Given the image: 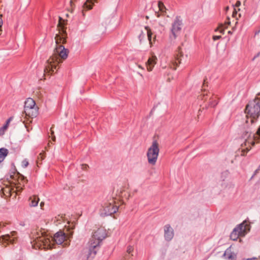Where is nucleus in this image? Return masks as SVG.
<instances>
[{
    "instance_id": "1",
    "label": "nucleus",
    "mask_w": 260,
    "mask_h": 260,
    "mask_svg": "<svg viewBox=\"0 0 260 260\" xmlns=\"http://www.w3.org/2000/svg\"><path fill=\"white\" fill-rule=\"evenodd\" d=\"M64 20L59 17L58 26L62 29L61 32L57 34L55 37L56 47L52 55L47 60L44 72L45 74H52L59 68V64L66 60L69 55V51L62 45L66 43V34L63 29Z\"/></svg>"
},
{
    "instance_id": "2",
    "label": "nucleus",
    "mask_w": 260,
    "mask_h": 260,
    "mask_svg": "<svg viewBox=\"0 0 260 260\" xmlns=\"http://www.w3.org/2000/svg\"><path fill=\"white\" fill-rule=\"evenodd\" d=\"M69 238L62 231L56 233L54 235L53 238L51 236L41 233L38 234V236L35 238L32 246L35 248L38 247L40 249H52L54 242L57 244L63 243V246H67L69 244L67 240Z\"/></svg>"
},
{
    "instance_id": "3",
    "label": "nucleus",
    "mask_w": 260,
    "mask_h": 260,
    "mask_svg": "<svg viewBox=\"0 0 260 260\" xmlns=\"http://www.w3.org/2000/svg\"><path fill=\"white\" fill-rule=\"evenodd\" d=\"M107 235L106 230L104 227L97 228L93 231L88 243V251L86 254L85 260L92 258L95 255L102 241Z\"/></svg>"
},
{
    "instance_id": "4",
    "label": "nucleus",
    "mask_w": 260,
    "mask_h": 260,
    "mask_svg": "<svg viewBox=\"0 0 260 260\" xmlns=\"http://www.w3.org/2000/svg\"><path fill=\"white\" fill-rule=\"evenodd\" d=\"M246 120L245 126L248 127L249 125L254 123L260 115V98H256L246 106L245 109Z\"/></svg>"
},
{
    "instance_id": "5",
    "label": "nucleus",
    "mask_w": 260,
    "mask_h": 260,
    "mask_svg": "<svg viewBox=\"0 0 260 260\" xmlns=\"http://www.w3.org/2000/svg\"><path fill=\"white\" fill-rule=\"evenodd\" d=\"M20 179H21L22 183L18 180L19 183L18 184H15V188L8 185L3 187L1 190V196L7 200L11 198L13 199H15L18 192L21 191L23 189L24 183L26 182L23 177H21Z\"/></svg>"
},
{
    "instance_id": "6",
    "label": "nucleus",
    "mask_w": 260,
    "mask_h": 260,
    "mask_svg": "<svg viewBox=\"0 0 260 260\" xmlns=\"http://www.w3.org/2000/svg\"><path fill=\"white\" fill-rule=\"evenodd\" d=\"M159 152V144L156 141H154L147 152V158L149 164L152 166L155 165Z\"/></svg>"
},
{
    "instance_id": "7",
    "label": "nucleus",
    "mask_w": 260,
    "mask_h": 260,
    "mask_svg": "<svg viewBox=\"0 0 260 260\" xmlns=\"http://www.w3.org/2000/svg\"><path fill=\"white\" fill-rule=\"evenodd\" d=\"M24 111L25 115L29 117L36 116L38 108L36 106V103L33 99L28 98L26 100L24 104Z\"/></svg>"
},
{
    "instance_id": "8",
    "label": "nucleus",
    "mask_w": 260,
    "mask_h": 260,
    "mask_svg": "<svg viewBox=\"0 0 260 260\" xmlns=\"http://www.w3.org/2000/svg\"><path fill=\"white\" fill-rule=\"evenodd\" d=\"M182 25V20L180 17L177 16L175 18L172 23L171 29L172 35L174 39H176L180 34Z\"/></svg>"
},
{
    "instance_id": "9",
    "label": "nucleus",
    "mask_w": 260,
    "mask_h": 260,
    "mask_svg": "<svg viewBox=\"0 0 260 260\" xmlns=\"http://www.w3.org/2000/svg\"><path fill=\"white\" fill-rule=\"evenodd\" d=\"M118 210V206L117 205L111 203H107L103 207L101 214L104 216L111 215L115 213Z\"/></svg>"
},
{
    "instance_id": "10",
    "label": "nucleus",
    "mask_w": 260,
    "mask_h": 260,
    "mask_svg": "<svg viewBox=\"0 0 260 260\" xmlns=\"http://www.w3.org/2000/svg\"><path fill=\"white\" fill-rule=\"evenodd\" d=\"M1 239L5 242L13 244L17 240V233L14 231L12 232L9 234L2 236Z\"/></svg>"
},
{
    "instance_id": "11",
    "label": "nucleus",
    "mask_w": 260,
    "mask_h": 260,
    "mask_svg": "<svg viewBox=\"0 0 260 260\" xmlns=\"http://www.w3.org/2000/svg\"><path fill=\"white\" fill-rule=\"evenodd\" d=\"M235 228L237 229V231L239 232L241 236L243 237L250 230V225L246 221H244Z\"/></svg>"
},
{
    "instance_id": "12",
    "label": "nucleus",
    "mask_w": 260,
    "mask_h": 260,
    "mask_svg": "<svg viewBox=\"0 0 260 260\" xmlns=\"http://www.w3.org/2000/svg\"><path fill=\"white\" fill-rule=\"evenodd\" d=\"M157 58L154 55H152L151 57H149L146 63V67L147 70L148 72L152 71L154 67L157 62Z\"/></svg>"
},
{
    "instance_id": "13",
    "label": "nucleus",
    "mask_w": 260,
    "mask_h": 260,
    "mask_svg": "<svg viewBox=\"0 0 260 260\" xmlns=\"http://www.w3.org/2000/svg\"><path fill=\"white\" fill-rule=\"evenodd\" d=\"M165 237L167 240H171L174 237V231L170 225L167 224L165 226Z\"/></svg>"
},
{
    "instance_id": "14",
    "label": "nucleus",
    "mask_w": 260,
    "mask_h": 260,
    "mask_svg": "<svg viewBox=\"0 0 260 260\" xmlns=\"http://www.w3.org/2000/svg\"><path fill=\"white\" fill-rule=\"evenodd\" d=\"M96 2V0H86L83 5L84 10H89L92 8L93 5Z\"/></svg>"
},
{
    "instance_id": "15",
    "label": "nucleus",
    "mask_w": 260,
    "mask_h": 260,
    "mask_svg": "<svg viewBox=\"0 0 260 260\" xmlns=\"http://www.w3.org/2000/svg\"><path fill=\"white\" fill-rule=\"evenodd\" d=\"M219 101V99L214 95H212L211 97L209 99V105L211 107H215Z\"/></svg>"
},
{
    "instance_id": "16",
    "label": "nucleus",
    "mask_w": 260,
    "mask_h": 260,
    "mask_svg": "<svg viewBox=\"0 0 260 260\" xmlns=\"http://www.w3.org/2000/svg\"><path fill=\"white\" fill-rule=\"evenodd\" d=\"M40 199L37 196H33L29 198V205L31 207H36L38 205Z\"/></svg>"
},
{
    "instance_id": "17",
    "label": "nucleus",
    "mask_w": 260,
    "mask_h": 260,
    "mask_svg": "<svg viewBox=\"0 0 260 260\" xmlns=\"http://www.w3.org/2000/svg\"><path fill=\"white\" fill-rule=\"evenodd\" d=\"M224 256L228 260H236V255L232 253L230 250H226L224 253Z\"/></svg>"
},
{
    "instance_id": "18",
    "label": "nucleus",
    "mask_w": 260,
    "mask_h": 260,
    "mask_svg": "<svg viewBox=\"0 0 260 260\" xmlns=\"http://www.w3.org/2000/svg\"><path fill=\"white\" fill-rule=\"evenodd\" d=\"M241 236L239 234V232H238L237 231V229L235 228L231 234V239L232 240L235 241L237 240Z\"/></svg>"
},
{
    "instance_id": "19",
    "label": "nucleus",
    "mask_w": 260,
    "mask_h": 260,
    "mask_svg": "<svg viewBox=\"0 0 260 260\" xmlns=\"http://www.w3.org/2000/svg\"><path fill=\"white\" fill-rule=\"evenodd\" d=\"M8 151L6 148L0 149V163L2 162L8 155Z\"/></svg>"
},
{
    "instance_id": "20",
    "label": "nucleus",
    "mask_w": 260,
    "mask_h": 260,
    "mask_svg": "<svg viewBox=\"0 0 260 260\" xmlns=\"http://www.w3.org/2000/svg\"><path fill=\"white\" fill-rule=\"evenodd\" d=\"M12 118H9L6 121V124L1 128H0V135H3L4 134L5 131L7 129L9 126V123L11 121Z\"/></svg>"
},
{
    "instance_id": "21",
    "label": "nucleus",
    "mask_w": 260,
    "mask_h": 260,
    "mask_svg": "<svg viewBox=\"0 0 260 260\" xmlns=\"http://www.w3.org/2000/svg\"><path fill=\"white\" fill-rule=\"evenodd\" d=\"M181 63V59L177 57L176 59L172 62V63L170 65V68L175 70L177 68V67L179 64Z\"/></svg>"
},
{
    "instance_id": "22",
    "label": "nucleus",
    "mask_w": 260,
    "mask_h": 260,
    "mask_svg": "<svg viewBox=\"0 0 260 260\" xmlns=\"http://www.w3.org/2000/svg\"><path fill=\"white\" fill-rule=\"evenodd\" d=\"M145 29L147 30V36H148V40L149 41V43L151 45V44H152L151 37H152V32L151 29L149 28V27L148 26H146L145 27Z\"/></svg>"
},
{
    "instance_id": "23",
    "label": "nucleus",
    "mask_w": 260,
    "mask_h": 260,
    "mask_svg": "<svg viewBox=\"0 0 260 260\" xmlns=\"http://www.w3.org/2000/svg\"><path fill=\"white\" fill-rule=\"evenodd\" d=\"M28 161L26 159H24L23 160H22L21 162V166L22 168H26L28 165Z\"/></svg>"
},
{
    "instance_id": "24",
    "label": "nucleus",
    "mask_w": 260,
    "mask_h": 260,
    "mask_svg": "<svg viewBox=\"0 0 260 260\" xmlns=\"http://www.w3.org/2000/svg\"><path fill=\"white\" fill-rule=\"evenodd\" d=\"M134 247L133 246H128L127 247V250H126V252L128 253V254H131L132 256L133 255V254H132V253L134 251Z\"/></svg>"
},
{
    "instance_id": "25",
    "label": "nucleus",
    "mask_w": 260,
    "mask_h": 260,
    "mask_svg": "<svg viewBox=\"0 0 260 260\" xmlns=\"http://www.w3.org/2000/svg\"><path fill=\"white\" fill-rule=\"evenodd\" d=\"M158 7L160 11H164L163 9L165 8V6L162 2H158Z\"/></svg>"
},
{
    "instance_id": "26",
    "label": "nucleus",
    "mask_w": 260,
    "mask_h": 260,
    "mask_svg": "<svg viewBox=\"0 0 260 260\" xmlns=\"http://www.w3.org/2000/svg\"><path fill=\"white\" fill-rule=\"evenodd\" d=\"M50 131H51V136L50 137H51L52 140L53 141H55V137L54 135V132L52 131V128H51Z\"/></svg>"
},
{
    "instance_id": "27",
    "label": "nucleus",
    "mask_w": 260,
    "mask_h": 260,
    "mask_svg": "<svg viewBox=\"0 0 260 260\" xmlns=\"http://www.w3.org/2000/svg\"><path fill=\"white\" fill-rule=\"evenodd\" d=\"M2 14H0V35L1 34V32H2V25H3V20H2Z\"/></svg>"
},
{
    "instance_id": "28",
    "label": "nucleus",
    "mask_w": 260,
    "mask_h": 260,
    "mask_svg": "<svg viewBox=\"0 0 260 260\" xmlns=\"http://www.w3.org/2000/svg\"><path fill=\"white\" fill-rule=\"evenodd\" d=\"M220 38H221V36H214L213 37V40L214 41H216V40H219Z\"/></svg>"
},
{
    "instance_id": "29",
    "label": "nucleus",
    "mask_w": 260,
    "mask_h": 260,
    "mask_svg": "<svg viewBox=\"0 0 260 260\" xmlns=\"http://www.w3.org/2000/svg\"><path fill=\"white\" fill-rule=\"evenodd\" d=\"M216 30H218L220 33H223L224 29L222 28V27H220L217 28Z\"/></svg>"
},
{
    "instance_id": "30",
    "label": "nucleus",
    "mask_w": 260,
    "mask_h": 260,
    "mask_svg": "<svg viewBox=\"0 0 260 260\" xmlns=\"http://www.w3.org/2000/svg\"><path fill=\"white\" fill-rule=\"evenodd\" d=\"M44 205V203L43 202H41L40 204V206L41 209H43V207Z\"/></svg>"
},
{
    "instance_id": "31",
    "label": "nucleus",
    "mask_w": 260,
    "mask_h": 260,
    "mask_svg": "<svg viewBox=\"0 0 260 260\" xmlns=\"http://www.w3.org/2000/svg\"><path fill=\"white\" fill-rule=\"evenodd\" d=\"M240 4H241L240 2V1H237V2H236V6L237 7H238V6H239L240 5Z\"/></svg>"
},
{
    "instance_id": "32",
    "label": "nucleus",
    "mask_w": 260,
    "mask_h": 260,
    "mask_svg": "<svg viewBox=\"0 0 260 260\" xmlns=\"http://www.w3.org/2000/svg\"><path fill=\"white\" fill-rule=\"evenodd\" d=\"M237 15V12L236 11H234L233 12V16L234 17H235Z\"/></svg>"
},
{
    "instance_id": "33",
    "label": "nucleus",
    "mask_w": 260,
    "mask_h": 260,
    "mask_svg": "<svg viewBox=\"0 0 260 260\" xmlns=\"http://www.w3.org/2000/svg\"><path fill=\"white\" fill-rule=\"evenodd\" d=\"M87 167V165H82V168L83 169L86 168Z\"/></svg>"
},
{
    "instance_id": "34",
    "label": "nucleus",
    "mask_w": 260,
    "mask_h": 260,
    "mask_svg": "<svg viewBox=\"0 0 260 260\" xmlns=\"http://www.w3.org/2000/svg\"><path fill=\"white\" fill-rule=\"evenodd\" d=\"M138 68L142 69V70H144V68L141 66V65H138Z\"/></svg>"
},
{
    "instance_id": "35",
    "label": "nucleus",
    "mask_w": 260,
    "mask_h": 260,
    "mask_svg": "<svg viewBox=\"0 0 260 260\" xmlns=\"http://www.w3.org/2000/svg\"><path fill=\"white\" fill-rule=\"evenodd\" d=\"M230 21H227L225 22V25H230Z\"/></svg>"
},
{
    "instance_id": "36",
    "label": "nucleus",
    "mask_w": 260,
    "mask_h": 260,
    "mask_svg": "<svg viewBox=\"0 0 260 260\" xmlns=\"http://www.w3.org/2000/svg\"><path fill=\"white\" fill-rule=\"evenodd\" d=\"M246 260H255V258H248V259H247Z\"/></svg>"
}]
</instances>
